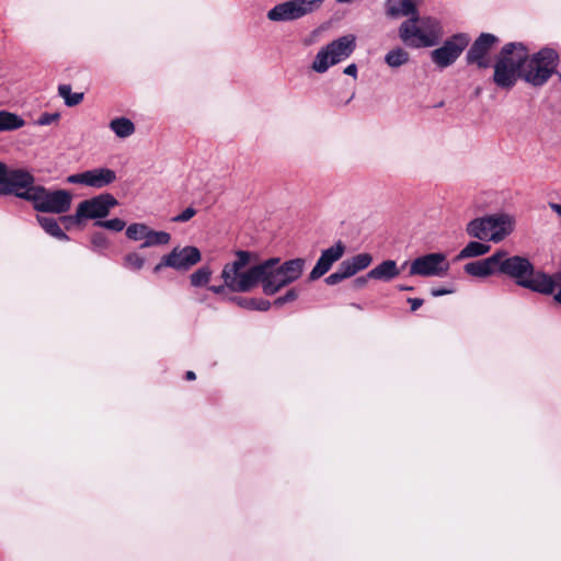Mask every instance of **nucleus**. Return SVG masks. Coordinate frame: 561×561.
Masks as SVG:
<instances>
[{"label": "nucleus", "mask_w": 561, "mask_h": 561, "mask_svg": "<svg viewBox=\"0 0 561 561\" xmlns=\"http://www.w3.org/2000/svg\"><path fill=\"white\" fill-rule=\"evenodd\" d=\"M558 61V53L549 47L531 56L527 55L526 62L520 69V78L533 87H542L554 73Z\"/></svg>", "instance_id": "obj_6"}, {"label": "nucleus", "mask_w": 561, "mask_h": 561, "mask_svg": "<svg viewBox=\"0 0 561 561\" xmlns=\"http://www.w3.org/2000/svg\"><path fill=\"white\" fill-rule=\"evenodd\" d=\"M409 304L411 305V310L415 311L423 305V299L421 298H409Z\"/></svg>", "instance_id": "obj_45"}, {"label": "nucleus", "mask_w": 561, "mask_h": 561, "mask_svg": "<svg viewBox=\"0 0 561 561\" xmlns=\"http://www.w3.org/2000/svg\"><path fill=\"white\" fill-rule=\"evenodd\" d=\"M240 307L248 310L267 311L271 308V302L263 298H232Z\"/></svg>", "instance_id": "obj_29"}, {"label": "nucleus", "mask_w": 561, "mask_h": 561, "mask_svg": "<svg viewBox=\"0 0 561 561\" xmlns=\"http://www.w3.org/2000/svg\"><path fill=\"white\" fill-rule=\"evenodd\" d=\"M195 214L196 210L193 207H187L181 214L175 216L172 220L175 222H185L193 218Z\"/></svg>", "instance_id": "obj_39"}, {"label": "nucleus", "mask_w": 561, "mask_h": 561, "mask_svg": "<svg viewBox=\"0 0 561 561\" xmlns=\"http://www.w3.org/2000/svg\"><path fill=\"white\" fill-rule=\"evenodd\" d=\"M401 41L410 47H432L442 37V26L438 20L419 14L404 21L399 28Z\"/></svg>", "instance_id": "obj_4"}, {"label": "nucleus", "mask_w": 561, "mask_h": 561, "mask_svg": "<svg viewBox=\"0 0 561 561\" xmlns=\"http://www.w3.org/2000/svg\"><path fill=\"white\" fill-rule=\"evenodd\" d=\"M298 290L295 288L289 289L284 296H280L274 300V306L282 307L287 302H293L298 298Z\"/></svg>", "instance_id": "obj_37"}, {"label": "nucleus", "mask_w": 561, "mask_h": 561, "mask_svg": "<svg viewBox=\"0 0 561 561\" xmlns=\"http://www.w3.org/2000/svg\"><path fill=\"white\" fill-rule=\"evenodd\" d=\"M323 4V0H287L267 11V19L273 22H291L302 19Z\"/></svg>", "instance_id": "obj_9"}, {"label": "nucleus", "mask_w": 561, "mask_h": 561, "mask_svg": "<svg viewBox=\"0 0 561 561\" xmlns=\"http://www.w3.org/2000/svg\"><path fill=\"white\" fill-rule=\"evenodd\" d=\"M491 247L479 241H470L457 255V260L477 257L486 254Z\"/></svg>", "instance_id": "obj_27"}, {"label": "nucleus", "mask_w": 561, "mask_h": 561, "mask_svg": "<svg viewBox=\"0 0 561 561\" xmlns=\"http://www.w3.org/2000/svg\"><path fill=\"white\" fill-rule=\"evenodd\" d=\"M25 126V121L18 114L0 111V133L13 131Z\"/></svg>", "instance_id": "obj_24"}, {"label": "nucleus", "mask_w": 561, "mask_h": 561, "mask_svg": "<svg viewBox=\"0 0 561 561\" xmlns=\"http://www.w3.org/2000/svg\"><path fill=\"white\" fill-rule=\"evenodd\" d=\"M368 274L366 276H360V277H357L355 280H354V287L355 288H363L366 286L367 284V280H368Z\"/></svg>", "instance_id": "obj_47"}, {"label": "nucleus", "mask_w": 561, "mask_h": 561, "mask_svg": "<svg viewBox=\"0 0 561 561\" xmlns=\"http://www.w3.org/2000/svg\"><path fill=\"white\" fill-rule=\"evenodd\" d=\"M497 42V37L490 33H482L472 44L467 53V61L485 69L491 66L490 51Z\"/></svg>", "instance_id": "obj_16"}, {"label": "nucleus", "mask_w": 561, "mask_h": 561, "mask_svg": "<svg viewBox=\"0 0 561 561\" xmlns=\"http://www.w3.org/2000/svg\"><path fill=\"white\" fill-rule=\"evenodd\" d=\"M350 261L352 262V266L355 268V271L359 272L370 265L373 257L368 253H359L351 257Z\"/></svg>", "instance_id": "obj_35"}, {"label": "nucleus", "mask_w": 561, "mask_h": 561, "mask_svg": "<svg viewBox=\"0 0 561 561\" xmlns=\"http://www.w3.org/2000/svg\"><path fill=\"white\" fill-rule=\"evenodd\" d=\"M165 262V255L161 257V261L153 267L154 273H159L163 267H168V264Z\"/></svg>", "instance_id": "obj_48"}, {"label": "nucleus", "mask_w": 561, "mask_h": 561, "mask_svg": "<svg viewBox=\"0 0 561 561\" xmlns=\"http://www.w3.org/2000/svg\"><path fill=\"white\" fill-rule=\"evenodd\" d=\"M342 280H344V278L341 276V274L337 271H335L334 273L330 274L325 278V283L328 285H336V284L341 283Z\"/></svg>", "instance_id": "obj_42"}, {"label": "nucleus", "mask_w": 561, "mask_h": 561, "mask_svg": "<svg viewBox=\"0 0 561 561\" xmlns=\"http://www.w3.org/2000/svg\"><path fill=\"white\" fill-rule=\"evenodd\" d=\"M59 118L58 113H44L39 116L37 123L38 125L45 126L50 125L51 123L56 122Z\"/></svg>", "instance_id": "obj_40"}, {"label": "nucleus", "mask_w": 561, "mask_h": 561, "mask_svg": "<svg viewBox=\"0 0 561 561\" xmlns=\"http://www.w3.org/2000/svg\"><path fill=\"white\" fill-rule=\"evenodd\" d=\"M58 93L64 99L65 104L67 106H76L80 104L83 100L82 92L72 93L71 87L69 84H60L58 87Z\"/></svg>", "instance_id": "obj_31"}, {"label": "nucleus", "mask_w": 561, "mask_h": 561, "mask_svg": "<svg viewBox=\"0 0 561 561\" xmlns=\"http://www.w3.org/2000/svg\"><path fill=\"white\" fill-rule=\"evenodd\" d=\"M400 290H412L413 288L411 286H399Z\"/></svg>", "instance_id": "obj_51"}, {"label": "nucleus", "mask_w": 561, "mask_h": 561, "mask_svg": "<svg viewBox=\"0 0 561 561\" xmlns=\"http://www.w3.org/2000/svg\"><path fill=\"white\" fill-rule=\"evenodd\" d=\"M341 276L345 279V278H348L353 275H355L357 272L355 271V268L352 266V262L348 260H345L343 261L340 265H339V268L336 270Z\"/></svg>", "instance_id": "obj_38"}, {"label": "nucleus", "mask_w": 561, "mask_h": 561, "mask_svg": "<svg viewBox=\"0 0 561 561\" xmlns=\"http://www.w3.org/2000/svg\"><path fill=\"white\" fill-rule=\"evenodd\" d=\"M385 61L389 67L398 68L409 61V54L403 48L398 47L386 54Z\"/></svg>", "instance_id": "obj_30"}, {"label": "nucleus", "mask_w": 561, "mask_h": 561, "mask_svg": "<svg viewBox=\"0 0 561 561\" xmlns=\"http://www.w3.org/2000/svg\"><path fill=\"white\" fill-rule=\"evenodd\" d=\"M126 237L133 241H144L141 249L164 245L171 240V234L165 231H156L142 222L130 224L126 228Z\"/></svg>", "instance_id": "obj_14"}, {"label": "nucleus", "mask_w": 561, "mask_h": 561, "mask_svg": "<svg viewBox=\"0 0 561 561\" xmlns=\"http://www.w3.org/2000/svg\"><path fill=\"white\" fill-rule=\"evenodd\" d=\"M94 226L119 232L125 228L126 222L123 219L113 218L108 220H98L94 222Z\"/></svg>", "instance_id": "obj_34"}, {"label": "nucleus", "mask_w": 561, "mask_h": 561, "mask_svg": "<svg viewBox=\"0 0 561 561\" xmlns=\"http://www.w3.org/2000/svg\"><path fill=\"white\" fill-rule=\"evenodd\" d=\"M546 277L548 278V290L545 291H537L538 294L546 295V296H553V300L561 305V273H554V274H547Z\"/></svg>", "instance_id": "obj_28"}, {"label": "nucleus", "mask_w": 561, "mask_h": 561, "mask_svg": "<svg viewBox=\"0 0 561 561\" xmlns=\"http://www.w3.org/2000/svg\"><path fill=\"white\" fill-rule=\"evenodd\" d=\"M306 261L297 257L280 263L278 257H271L259 263L257 284L267 296H273L283 287L294 283L304 273Z\"/></svg>", "instance_id": "obj_1"}, {"label": "nucleus", "mask_w": 561, "mask_h": 561, "mask_svg": "<svg viewBox=\"0 0 561 561\" xmlns=\"http://www.w3.org/2000/svg\"><path fill=\"white\" fill-rule=\"evenodd\" d=\"M145 259L137 252H129L124 257V266L131 271H139L144 267Z\"/></svg>", "instance_id": "obj_33"}, {"label": "nucleus", "mask_w": 561, "mask_h": 561, "mask_svg": "<svg viewBox=\"0 0 561 561\" xmlns=\"http://www.w3.org/2000/svg\"><path fill=\"white\" fill-rule=\"evenodd\" d=\"M117 199L110 193H103L89 199L80 202L77 206L76 214L65 216L61 219L65 221H73L80 224L85 219H102L105 218L111 209L117 206Z\"/></svg>", "instance_id": "obj_8"}, {"label": "nucleus", "mask_w": 561, "mask_h": 561, "mask_svg": "<svg viewBox=\"0 0 561 561\" xmlns=\"http://www.w3.org/2000/svg\"><path fill=\"white\" fill-rule=\"evenodd\" d=\"M226 285H219V286H210L209 290H211L215 294H222L225 291Z\"/></svg>", "instance_id": "obj_49"}, {"label": "nucleus", "mask_w": 561, "mask_h": 561, "mask_svg": "<svg viewBox=\"0 0 561 561\" xmlns=\"http://www.w3.org/2000/svg\"><path fill=\"white\" fill-rule=\"evenodd\" d=\"M211 270L208 266H202L190 276L191 285L202 287L209 283Z\"/></svg>", "instance_id": "obj_32"}, {"label": "nucleus", "mask_w": 561, "mask_h": 561, "mask_svg": "<svg viewBox=\"0 0 561 561\" xmlns=\"http://www.w3.org/2000/svg\"><path fill=\"white\" fill-rule=\"evenodd\" d=\"M450 264L444 253L435 252L416 257L410 266V275L424 277H444L447 275Z\"/></svg>", "instance_id": "obj_11"}, {"label": "nucleus", "mask_w": 561, "mask_h": 561, "mask_svg": "<svg viewBox=\"0 0 561 561\" xmlns=\"http://www.w3.org/2000/svg\"><path fill=\"white\" fill-rule=\"evenodd\" d=\"M110 129L118 138H127L135 133V124L126 117H116L110 122Z\"/></svg>", "instance_id": "obj_25"}, {"label": "nucleus", "mask_w": 561, "mask_h": 561, "mask_svg": "<svg viewBox=\"0 0 561 561\" xmlns=\"http://www.w3.org/2000/svg\"><path fill=\"white\" fill-rule=\"evenodd\" d=\"M468 44L469 38L465 34H457L432 51V60L440 68L448 67L456 61Z\"/></svg>", "instance_id": "obj_15"}, {"label": "nucleus", "mask_w": 561, "mask_h": 561, "mask_svg": "<svg viewBox=\"0 0 561 561\" xmlns=\"http://www.w3.org/2000/svg\"><path fill=\"white\" fill-rule=\"evenodd\" d=\"M37 221L39 226L45 230V232L50 234L51 237L62 241L69 239L68 236L61 230L55 218L37 216Z\"/></svg>", "instance_id": "obj_26"}, {"label": "nucleus", "mask_w": 561, "mask_h": 561, "mask_svg": "<svg viewBox=\"0 0 561 561\" xmlns=\"http://www.w3.org/2000/svg\"><path fill=\"white\" fill-rule=\"evenodd\" d=\"M518 72L505 65V61H495L494 64V83L502 89H511L515 85Z\"/></svg>", "instance_id": "obj_22"}, {"label": "nucleus", "mask_w": 561, "mask_h": 561, "mask_svg": "<svg viewBox=\"0 0 561 561\" xmlns=\"http://www.w3.org/2000/svg\"><path fill=\"white\" fill-rule=\"evenodd\" d=\"M33 206L38 211L64 214L70 209L71 194L66 190L48 191L38 185L30 195Z\"/></svg>", "instance_id": "obj_10"}, {"label": "nucleus", "mask_w": 561, "mask_h": 561, "mask_svg": "<svg viewBox=\"0 0 561 561\" xmlns=\"http://www.w3.org/2000/svg\"><path fill=\"white\" fill-rule=\"evenodd\" d=\"M401 270L396 261L386 260L368 272V277L377 280L389 282L399 276Z\"/></svg>", "instance_id": "obj_23"}, {"label": "nucleus", "mask_w": 561, "mask_h": 561, "mask_svg": "<svg viewBox=\"0 0 561 561\" xmlns=\"http://www.w3.org/2000/svg\"><path fill=\"white\" fill-rule=\"evenodd\" d=\"M499 274L514 279L516 285L534 293L548 290L546 273L536 270L526 256L508 255L506 251H499Z\"/></svg>", "instance_id": "obj_2"}, {"label": "nucleus", "mask_w": 561, "mask_h": 561, "mask_svg": "<svg viewBox=\"0 0 561 561\" xmlns=\"http://www.w3.org/2000/svg\"><path fill=\"white\" fill-rule=\"evenodd\" d=\"M356 48V36L347 34L321 47L311 64L317 73L327 72L332 66L346 60Z\"/></svg>", "instance_id": "obj_7"}, {"label": "nucleus", "mask_w": 561, "mask_h": 561, "mask_svg": "<svg viewBox=\"0 0 561 561\" xmlns=\"http://www.w3.org/2000/svg\"><path fill=\"white\" fill-rule=\"evenodd\" d=\"M514 228L515 218L512 215L497 213L472 219L466 231L471 238L497 243L508 237Z\"/></svg>", "instance_id": "obj_5"}, {"label": "nucleus", "mask_w": 561, "mask_h": 561, "mask_svg": "<svg viewBox=\"0 0 561 561\" xmlns=\"http://www.w3.org/2000/svg\"><path fill=\"white\" fill-rule=\"evenodd\" d=\"M116 172L108 168H95L67 178L70 184H81L92 188H103L116 181Z\"/></svg>", "instance_id": "obj_13"}, {"label": "nucleus", "mask_w": 561, "mask_h": 561, "mask_svg": "<svg viewBox=\"0 0 561 561\" xmlns=\"http://www.w3.org/2000/svg\"><path fill=\"white\" fill-rule=\"evenodd\" d=\"M5 184L8 194L31 201L30 195L36 190L34 176L23 169H9L5 165Z\"/></svg>", "instance_id": "obj_12"}, {"label": "nucleus", "mask_w": 561, "mask_h": 561, "mask_svg": "<svg viewBox=\"0 0 561 561\" xmlns=\"http://www.w3.org/2000/svg\"><path fill=\"white\" fill-rule=\"evenodd\" d=\"M202 260L201 251L193 245L175 247L165 254V264L173 270L185 272Z\"/></svg>", "instance_id": "obj_17"}, {"label": "nucleus", "mask_w": 561, "mask_h": 561, "mask_svg": "<svg viewBox=\"0 0 561 561\" xmlns=\"http://www.w3.org/2000/svg\"><path fill=\"white\" fill-rule=\"evenodd\" d=\"M467 274L484 278L499 273V251L494 252L489 257L467 263L463 266Z\"/></svg>", "instance_id": "obj_20"}, {"label": "nucleus", "mask_w": 561, "mask_h": 561, "mask_svg": "<svg viewBox=\"0 0 561 561\" xmlns=\"http://www.w3.org/2000/svg\"><path fill=\"white\" fill-rule=\"evenodd\" d=\"M343 72L353 78L357 77V66L355 64H351L344 68Z\"/></svg>", "instance_id": "obj_44"}, {"label": "nucleus", "mask_w": 561, "mask_h": 561, "mask_svg": "<svg viewBox=\"0 0 561 561\" xmlns=\"http://www.w3.org/2000/svg\"><path fill=\"white\" fill-rule=\"evenodd\" d=\"M386 14L391 19L417 15L415 0H387Z\"/></svg>", "instance_id": "obj_21"}, {"label": "nucleus", "mask_w": 561, "mask_h": 561, "mask_svg": "<svg viewBox=\"0 0 561 561\" xmlns=\"http://www.w3.org/2000/svg\"><path fill=\"white\" fill-rule=\"evenodd\" d=\"M4 175L5 164L3 162H0V195H8Z\"/></svg>", "instance_id": "obj_41"}, {"label": "nucleus", "mask_w": 561, "mask_h": 561, "mask_svg": "<svg viewBox=\"0 0 561 561\" xmlns=\"http://www.w3.org/2000/svg\"><path fill=\"white\" fill-rule=\"evenodd\" d=\"M454 293L453 289H448V288H433L431 290V294L433 297H439V296H444V295H449Z\"/></svg>", "instance_id": "obj_43"}, {"label": "nucleus", "mask_w": 561, "mask_h": 561, "mask_svg": "<svg viewBox=\"0 0 561 561\" xmlns=\"http://www.w3.org/2000/svg\"><path fill=\"white\" fill-rule=\"evenodd\" d=\"M528 49L522 43H508L503 46L496 61H505V65L513 68L520 77V69L526 62Z\"/></svg>", "instance_id": "obj_19"}, {"label": "nucleus", "mask_w": 561, "mask_h": 561, "mask_svg": "<svg viewBox=\"0 0 561 561\" xmlns=\"http://www.w3.org/2000/svg\"><path fill=\"white\" fill-rule=\"evenodd\" d=\"M254 254L249 251H237L234 261L227 263L221 272L225 285L236 293H247L257 285L259 264L250 266Z\"/></svg>", "instance_id": "obj_3"}, {"label": "nucleus", "mask_w": 561, "mask_h": 561, "mask_svg": "<svg viewBox=\"0 0 561 561\" xmlns=\"http://www.w3.org/2000/svg\"><path fill=\"white\" fill-rule=\"evenodd\" d=\"M549 208L559 217L561 221V204L549 202L548 203Z\"/></svg>", "instance_id": "obj_46"}, {"label": "nucleus", "mask_w": 561, "mask_h": 561, "mask_svg": "<svg viewBox=\"0 0 561 561\" xmlns=\"http://www.w3.org/2000/svg\"><path fill=\"white\" fill-rule=\"evenodd\" d=\"M185 378H186L187 380H194V379L196 378V375H195V373H194V371L188 370V371L186 373V375H185Z\"/></svg>", "instance_id": "obj_50"}, {"label": "nucleus", "mask_w": 561, "mask_h": 561, "mask_svg": "<svg viewBox=\"0 0 561 561\" xmlns=\"http://www.w3.org/2000/svg\"><path fill=\"white\" fill-rule=\"evenodd\" d=\"M91 243L94 251H101L108 247V239L103 232H95L91 237Z\"/></svg>", "instance_id": "obj_36"}, {"label": "nucleus", "mask_w": 561, "mask_h": 561, "mask_svg": "<svg viewBox=\"0 0 561 561\" xmlns=\"http://www.w3.org/2000/svg\"><path fill=\"white\" fill-rule=\"evenodd\" d=\"M344 250L345 248L342 244V242H337L335 245L323 250L314 267L309 274V279L316 280L323 276L325 273H328L332 267L333 263H335L343 256Z\"/></svg>", "instance_id": "obj_18"}]
</instances>
